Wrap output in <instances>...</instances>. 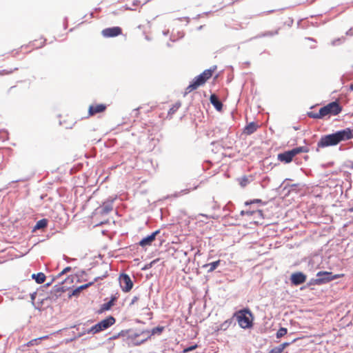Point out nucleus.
<instances>
[{"label":"nucleus","mask_w":353,"mask_h":353,"mask_svg":"<svg viewBox=\"0 0 353 353\" xmlns=\"http://www.w3.org/2000/svg\"><path fill=\"white\" fill-rule=\"evenodd\" d=\"M353 138V129L345 128L335 133L321 137L317 143L319 148L336 145L342 141Z\"/></svg>","instance_id":"f257e3e1"},{"label":"nucleus","mask_w":353,"mask_h":353,"mask_svg":"<svg viewBox=\"0 0 353 353\" xmlns=\"http://www.w3.org/2000/svg\"><path fill=\"white\" fill-rule=\"evenodd\" d=\"M215 70L216 66H214L213 69L205 70L201 74L196 76L192 80L190 84L185 88V94H188L191 92L196 90L200 86L203 85L206 81L212 77Z\"/></svg>","instance_id":"f03ea898"},{"label":"nucleus","mask_w":353,"mask_h":353,"mask_svg":"<svg viewBox=\"0 0 353 353\" xmlns=\"http://www.w3.org/2000/svg\"><path fill=\"white\" fill-rule=\"evenodd\" d=\"M234 316L241 327L247 329L252 326L253 316L249 309L237 311L235 312Z\"/></svg>","instance_id":"7ed1b4c3"},{"label":"nucleus","mask_w":353,"mask_h":353,"mask_svg":"<svg viewBox=\"0 0 353 353\" xmlns=\"http://www.w3.org/2000/svg\"><path fill=\"white\" fill-rule=\"evenodd\" d=\"M342 111V106L338 101H332L326 105L322 107L319 110V114H321L322 119L330 116H336Z\"/></svg>","instance_id":"20e7f679"},{"label":"nucleus","mask_w":353,"mask_h":353,"mask_svg":"<svg viewBox=\"0 0 353 353\" xmlns=\"http://www.w3.org/2000/svg\"><path fill=\"white\" fill-rule=\"evenodd\" d=\"M309 149L305 146H301L293 148L291 150L286 151L283 153H280L278 154V160L281 162H284L285 163H290L293 158L298 154L304 152H308Z\"/></svg>","instance_id":"39448f33"},{"label":"nucleus","mask_w":353,"mask_h":353,"mask_svg":"<svg viewBox=\"0 0 353 353\" xmlns=\"http://www.w3.org/2000/svg\"><path fill=\"white\" fill-rule=\"evenodd\" d=\"M317 279L313 280L312 283L314 285H322L334 279L342 278L344 274H332L330 272L320 271L316 274Z\"/></svg>","instance_id":"423d86ee"},{"label":"nucleus","mask_w":353,"mask_h":353,"mask_svg":"<svg viewBox=\"0 0 353 353\" xmlns=\"http://www.w3.org/2000/svg\"><path fill=\"white\" fill-rule=\"evenodd\" d=\"M119 283L122 290L125 292L130 291L133 287V283L130 277L126 274H122L120 276Z\"/></svg>","instance_id":"0eeeda50"},{"label":"nucleus","mask_w":353,"mask_h":353,"mask_svg":"<svg viewBox=\"0 0 353 353\" xmlns=\"http://www.w3.org/2000/svg\"><path fill=\"white\" fill-rule=\"evenodd\" d=\"M122 34V29L119 26L105 28L101 31L103 37L110 38L119 36Z\"/></svg>","instance_id":"6e6552de"},{"label":"nucleus","mask_w":353,"mask_h":353,"mask_svg":"<svg viewBox=\"0 0 353 353\" xmlns=\"http://www.w3.org/2000/svg\"><path fill=\"white\" fill-rule=\"evenodd\" d=\"M307 276L303 272L293 273L290 276L291 283L294 285H299L305 282Z\"/></svg>","instance_id":"1a4fd4ad"},{"label":"nucleus","mask_w":353,"mask_h":353,"mask_svg":"<svg viewBox=\"0 0 353 353\" xmlns=\"http://www.w3.org/2000/svg\"><path fill=\"white\" fill-rule=\"evenodd\" d=\"M106 108V105L103 103L91 105L88 108V114L89 116H94L96 114L103 112Z\"/></svg>","instance_id":"9d476101"},{"label":"nucleus","mask_w":353,"mask_h":353,"mask_svg":"<svg viewBox=\"0 0 353 353\" xmlns=\"http://www.w3.org/2000/svg\"><path fill=\"white\" fill-rule=\"evenodd\" d=\"M160 233V230H156L154 232H152L150 235L143 238L141 241L139 242V245L141 247H145L151 245L152 242L155 240L156 236L157 234Z\"/></svg>","instance_id":"9b49d317"},{"label":"nucleus","mask_w":353,"mask_h":353,"mask_svg":"<svg viewBox=\"0 0 353 353\" xmlns=\"http://www.w3.org/2000/svg\"><path fill=\"white\" fill-rule=\"evenodd\" d=\"M258 128L259 125L256 123L251 122L245 127L243 133L247 135H250L256 132Z\"/></svg>","instance_id":"f8f14e48"},{"label":"nucleus","mask_w":353,"mask_h":353,"mask_svg":"<svg viewBox=\"0 0 353 353\" xmlns=\"http://www.w3.org/2000/svg\"><path fill=\"white\" fill-rule=\"evenodd\" d=\"M210 103L218 110L221 111L223 108V103L219 101L217 96L214 94H211L210 98Z\"/></svg>","instance_id":"ddd939ff"},{"label":"nucleus","mask_w":353,"mask_h":353,"mask_svg":"<svg viewBox=\"0 0 353 353\" xmlns=\"http://www.w3.org/2000/svg\"><path fill=\"white\" fill-rule=\"evenodd\" d=\"M114 323L115 319L113 316H109L99 322L103 330L112 325Z\"/></svg>","instance_id":"4468645a"},{"label":"nucleus","mask_w":353,"mask_h":353,"mask_svg":"<svg viewBox=\"0 0 353 353\" xmlns=\"http://www.w3.org/2000/svg\"><path fill=\"white\" fill-rule=\"evenodd\" d=\"M46 39L40 37L38 39H35L30 43V46L34 48H40L45 46Z\"/></svg>","instance_id":"2eb2a0df"},{"label":"nucleus","mask_w":353,"mask_h":353,"mask_svg":"<svg viewBox=\"0 0 353 353\" xmlns=\"http://www.w3.org/2000/svg\"><path fill=\"white\" fill-rule=\"evenodd\" d=\"M116 299L117 297L114 296L108 302L103 303L101 307V311L103 312L110 310L114 305Z\"/></svg>","instance_id":"dca6fc26"},{"label":"nucleus","mask_w":353,"mask_h":353,"mask_svg":"<svg viewBox=\"0 0 353 353\" xmlns=\"http://www.w3.org/2000/svg\"><path fill=\"white\" fill-rule=\"evenodd\" d=\"M48 221L46 219H43L38 221L34 225L33 230L35 231L37 230L45 228L48 225Z\"/></svg>","instance_id":"f3484780"},{"label":"nucleus","mask_w":353,"mask_h":353,"mask_svg":"<svg viewBox=\"0 0 353 353\" xmlns=\"http://www.w3.org/2000/svg\"><path fill=\"white\" fill-rule=\"evenodd\" d=\"M32 277L35 279V281L37 283L41 284L43 283L46 280V276L43 273L39 272L37 274H32Z\"/></svg>","instance_id":"a211bd4d"},{"label":"nucleus","mask_w":353,"mask_h":353,"mask_svg":"<svg viewBox=\"0 0 353 353\" xmlns=\"http://www.w3.org/2000/svg\"><path fill=\"white\" fill-rule=\"evenodd\" d=\"M241 214L243 215V214H246L248 216H251V215H256L257 217H261L263 216V212H262V210H253V211H242L241 212Z\"/></svg>","instance_id":"6ab92c4d"},{"label":"nucleus","mask_w":353,"mask_h":353,"mask_svg":"<svg viewBox=\"0 0 353 353\" xmlns=\"http://www.w3.org/2000/svg\"><path fill=\"white\" fill-rule=\"evenodd\" d=\"M219 263H220V260H218V261H214L212 263H210L209 264H206L204 266L210 267L208 272H213L218 267Z\"/></svg>","instance_id":"aec40b11"},{"label":"nucleus","mask_w":353,"mask_h":353,"mask_svg":"<svg viewBox=\"0 0 353 353\" xmlns=\"http://www.w3.org/2000/svg\"><path fill=\"white\" fill-rule=\"evenodd\" d=\"M181 106V103L178 102V103H176L175 104H174L169 110L168 111V114L169 115H172L173 114H174L178 110L179 108H180Z\"/></svg>","instance_id":"412c9836"},{"label":"nucleus","mask_w":353,"mask_h":353,"mask_svg":"<svg viewBox=\"0 0 353 353\" xmlns=\"http://www.w3.org/2000/svg\"><path fill=\"white\" fill-rule=\"evenodd\" d=\"M18 68L17 67L10 69H5L0 70V75H7L12 74L14 71L17 70Z\"/></svg>","instance_id":"4be33fe9"},{"label":"nucleus","mask_w":353,"mask_h":353,"mask_svg":"<svg viewBox=\"0 0 353 353\" xmlns=\"http://www.w3.org/2000/svg\"><path fill=\"white\" fill-rule=\"evenodd\" d=\"M231 323H232V320H230V319L225 321L223 323H221L220 325L219 330H227L229 327V326L231 325Z\"/></svg>","instance_id":"5701e85b"},{"label":"nucleus","mask_w":353,"mask_h":353,"mask_svg":"<svg viewBox=\"0 0 353 353\" xmlns=\"http://www.w3.org/2000/svg\"><path fill=\"white\" fill-rule=\"evenodd\" d=\"M102 330H103L102 329V327L101 326L99 322L97 324L92 326L90 329V332H92L93 333H97Z\"/></svg>","instance_id":"b1692460"},{"label":"nucleus","mask_w":353,"mask_h":353,"mask_svg":"<svg viewBox=\"0 0 353 353\" xmlns=\"http://www.w3.org/2000/svg\"><path fill=\"white\" fill-rule=\"evenodd\" d=\"M288 332V330L285 327H281L276 332V338L279 339L285 336Z\"/></svg>","instance_id":"393cba45"},{"label":"nucleus","mask_w":353,"mask_h":353,"mask_svg":"<svg viewBox=\"0 0 353 353\" xmlns=\"http://www.w3.org/2000/svg\"><path fill=\"white\" fill-rule=\"evenodd\" d=\"M307 116L310 118H312V119H322L321 114H319V111L318 112H307Z\"/></svg>","instance_id":"a878e982"},{"label":"nucleus","mask_w":353,"mask_h":353,"mask_svg":"<svg viewBox=\"0 0 353 353\" xmlns=\"http://www.w3.org/2000/svg\"><path fill=\"white\" fill-rule=\"evenodd\" d=\"M196 347H197V345H192V346L185 348L183 352V353H186V352H188L195 350Z\"/></svg>","instance_id":"bb28decb"},{"label":"nucleus","mask_w":353,"mask_h":353,"mask_svg":"<svg viewBox=\"0 0 353 353\" xmlns=\"http://www.w3.org/2000/svg\"><path fill=\"white\" fill-rule=\"evenodd\" d=\"M248 183V179L246 177L241 179V180L240 181V185L242 187L246 186Z\"/></svg>","instance_id":"cd10ccee"},{"label":"nucleus","mask_w":353,"mask_h":353,"mask_svg":"<svg viewBox=\"0 0 353 353\" xmlns=\"http://www.w3.org/2000/svg\"><path fill=\"white\" fill-rule=\"evenodd\" d=\"M268 353H282L281 350L279 347V346L275 347L272 348L269 352Z\"/></svg>","instance_id":"c85d7f7f"},{"label":"nucleus","mask_w":353,"mask_h":353,"mask_svg":"<svg viewBox=\"0 0 353 353\" xmlns=\"http://www.w3.org/2000/svg\"><path fill=\"white\" fill-rule=\"evenodd\" d=\"M81 292V290L79 289V288H77L76 289H74L72 292V294L70 295L71 296H78L80 292Z\"/></svg>","instance_id":"c756f323"},{"label":"nucleus","mask_w":353,"mask_h":353,"mask_svg":"<svg viewBox=\"0 0 353 353\" xmlns=\"http://www.w3.org/2000/svg\"><path fill=\"white\" fill-rule=\"evenodd\" d=\"M139 300V296H134L132 298V301H131V302L130 303V305H134Z\"/></svg>","instance_id":"7c9ffc66"},{"label":"nucleus","mask_w":353,"mask_h":353,"mask_svg":"<svg viewBox=\"0 0 353 353\" xmlns=\"http://www.w3.org/2000/svg\"><path fill=\"white\" fill-rule=\"evenodd\" d=\"M92 283H93V282H90L88 283L79 286V288L82 291L83 290L86 289L87 288H88L89 286L92 285Z\"/></svg>","instance_id":"2f4dec72"},{"label":"nucleus","mask_w":353,"mask_h":353,"mask_svg":"<svg viewBox=\"0 0 353 353\" xmlns=\"http://www.w3.org/2000/svg\"><path fill=\"white\" fill-rule=\"evenodd\" d=\"M290 345V343H283L282 344H281L279 347L280 348V350H281V352H283V351L284 350V349L285 347H287L288 345Z\"/></svg>","instance_id":"473e14b6"},{"label":"nucleus","mask_w":353,"mask_h":353,"mask_svg":"<svg viewBox=\"0 0 353 353\" xmlns=\"http://www.w3.org/2000/svg\"><path fill=\"white\" fill-rule=\"evenodd\" d=\"M71 270V268L70 267H66L65 268H64L60 273H59V275H62L68 272H70Z\"/></svg>","instance_id":"72a5a7b5"},{"label":"nucleus","mask_w":353,"mask_h":353,"mask_svg":"<svg viewBox=\"0 0 353 353\" xmlns=\"http://www.w3.org/2000/svg\"><path fill=\"white\" fill-rule=\"evenodd\" d=\"M112 210V208L105 206L103 208V210L105 213H108Z\"/></svg>","instance_id":"f704fd0d"},{"label":"nucleus","mask_w":353,"mask_h":353,"mask_svg":"<svg viewBox=\"0 0 353 353\" xmlns=\"http://www.w3.org/2000/svg\"><path fill=\"white\" fill-rule=\"evenodd\" d=\"M163 327H156L155 329L153 330V332H154V330H157V331L159 332H161L163 330Z\"/></svg>","instance_id":"c9c22d12"},{"label":"nucleus","mask_w":353,"mask_h":353,"mask_svg":"<svg viewBox=\"0 0 353 353\" xmlns=\"http://www.w3.org/2000/svg\"><path fill=\"white\" fill-rule=\"evenodd\" d=\"M37 339H33V340H31L30 342H29V344L31 345H34V342L36 341Z\"/></svg>","instance_id":"e433bc0d"},{"label":"nucleus","mask_w":353,"mask_h":353,"mask_svg":"<svg viewBox=\"0 0 353 353\" xmlns=\"http://www.w3.org/2000/svg\"><path fill=\"white\" fill-rule=\"evenodd\" d=\"M157 260H154L152 261L150 264V266L152 267V264L156 262Z\"/></svg>","instance_id":"4c0bfd02"},{"label":"nucleus","mask_w":353,"mask_h":353,"mask_svg":"<svg viewBox=\"0 0 353 353\" xmlns=\"http://www.w3.org/2000/svg\"><path fill=\"white\" fill-rule=\"evenodd\" d=\"M350 168L353 169V161L351 163V165H350Z\"/></svg>","instance_id":"58836bf2"},{"label":"nucleus","mask_w":353,"mask_h":353,"mask_svg":"<svg viewBox=\"0 0 353 353\" xmlns=\"http://www.w3.org/2000/svg\"><path fill=\"white\" fill-rule=\"evenodd\" d=\"M261 201L260 200H256L255 201H252L251 203H254V202H260Z\"/></svg>","instance_id":"ea45409f"},{"label":"nucleus","mask_w":353,"mask_h":353,"mask_svg":"<svg viewBox=\"0 0 353 353\" xmlns=\"http://www.w3.org/2000/svg\"><path fill=\"white\" fill-rule=\"evenodd\" d=\"M350 212H353V207L352 208L350 209Z\"/></svg>","instance_id":"a19ab883"}]
</instances>
